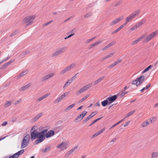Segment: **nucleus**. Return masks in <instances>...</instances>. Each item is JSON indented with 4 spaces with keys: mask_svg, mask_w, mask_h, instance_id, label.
<instances>
[{
    "mask_svg": "<svg viewBox=\"0 0 158 158\" xmlns=\"http://www.w3.org/2000/svg\"><path fill=\"white\" fill-rule=\"evenodd\" d=\"M98 45V44L97 42H96L92 44L90 46V48H93V47H94L95 46Z\"/></svg>",
    "mask_w": 158,
    "mask_h": 158,
    "instance_id": "obj_47",
    "label": "nucleus"
},
{
    "mask_svg": "<svg viewBox=\"0 0 158 158\" xmlns=\"http://www.w3.org/2000/svg\"><path fill=\"white\" fill-rule=\"evenodd\" d=\"M135 111V110H133L130 111L126 115L124 118H127L132 115Z\"/></svg>",
    "mask_w": 158,
    "mask_h": 158,
    "instance_id": "obj_27",
    "label": "nucleus"
},
{
    "mask_svg": "<svg viewBox=\"0 0 158 158\" xmlns=\"http://www.w3.org/2000/svg\"><path fill=\"white\" fill-rule=\"evenodd\" d=\"M78 148V146H76L73 147L69 151L66 153L65 155V157L67 158H68L69 156L73 153L76 149L77 148Z\"/></svg>",
    "mask_w": 158,
    "mask_h": 158,
    "instance_id": "obj_10",
    "label": "nucleus"
},
{
    "mask_svg": "<svg viewBox=\"0 0 158 158\" xmlns=\"http://www.w3.org/2000/svg\"><path fill=\"white\" fill-rule=\"evenodd\" d=\"M72 82V80H71L70 79L68 80L64 85L63 88L65 89L67 86L69 85Z\"/></svg>",
    "mask_w": 158,
    "mask_h": 158,
    "instance_id": "obj_24",
    "label": "nucleus"
},
{
    "mask_svg": "<svg viewBox=\"0 0 158 158\" xmlns=\"http://www.w3.org/2000/svg\"><path fill=\"white\" fill-rule=\"evenodd\" d=\"M18 157L19 156L17 153H16L14 154L12 156H9V157L10 158H18Z\"/></svg>",
    "mask_w": 158,
    "mask_h": 158,
    "instance_id": "obj_39",
    "label": "nucleus"
},
{
    "mask_svg": "<svg viewBox=\"0 0 158 158\" xmlns=\"http://www.w3.org/2000/svg\"><path fill=\"white\" fill-rule=\"evenodd\" d=\"M157 31H155L152 32L151 34L148 35L145 38H144L143 41V43H146L150 41L153 38L155 37L157 34Z\"/></svg>",
    "mask_w": 158,
    "mask_h": 158,
    "instance_id": "obj_6",
    "label": "nucleus"
},
{
    "mask_svg": "<svg viewBox=\"0 0 158 158\" xmlns=\"http://www.w3.org/2000/svg\"><path fill=\"white\" fill-rule=\"evenodd\" d=\"M13 62V61H10L5 64H6V66H8L9 64H11Z\"/></svg>",
    "mask_w": 158,
    "mask_h": 158,
    "instance_id": "obj_61",
    "label": "nucleus"
},
{
    "mask_svg": "<svg viewBox=\"0 0 158 158\" xmlns=\"http://www.w3.org/2000/svg\"><path fill=\"white\" fill-rule=\"evenodd\" d=\"M10 58V57H8L7 58H4L2 60V61H3V62L4 61H6L7 60L9 59Z\"/></svg>",
    "mask_w": 158,
    "mask_h": 158,
    "instance_id": "obj_59",
    "label": "nucleus"
},
{
    "mask_svg": "<svg viewBox=\"0 0 158 158\" xmlns=\"http://www.w3.org/2000/svg\"><path fill=\"white\" fill-rule=\"evenodd\" d=\"M28 72V71L27 70H25V71H23L17 77V79H19L21 77L26 75Z\"/></svg>",
    "mask_w": 158,
    "mask_h": 158,
    "instance_id": "obj_26",
    "label": "nucleus"
},
{
    "mask_svg": "<svg viewBox=\"0 0 158 158\" xmlns=\"http://www.w3.org/2000/svg\"><path fill=\"white\" fill-rule=\"evenodd\" d=\"M75 106V104H72L66 108L65 109L64 111L65 112H68L69 110L71 109L72 108H73Z\"/></svg>",
    "mask_w": 158,
    "mask_h": 158,
    "instance_id": "obj_25",
    "label": "nucleus"
},
{
    "mask_svg": "<svg viewBox=\"0 0 158 158\" xmlns=\"http://www.w3.org/2000/svg\"><path fill=\"white\" fill-rule=\"evenodd\" d=\"M123 19V16H122L116 19L113 20L110 23V25L112 26L114 24H116L118 22H119L120 21L122 20Z\"/></svg>",
    "mask_w": 158,
    "mask_h": 158,
    "instance_id": "obj_12",
    "label": "nucleus"
},
{
    "mask_svg": "<svg viewBox=\"0 0 158 158\" xmlns=\"http://www.w3.org/2000/svg\"><path fill=\"white\" fill-rule=\"evenodd\" d=\"M140 10H137L133 13H131L129 16L127 17L126 20L127 22H129L133 19L135 16H138L139 14Z\"/></svg>",
    "mask_w": 158,
    "mask_h": 158,
    "instance_id": "obj_3",
    "label": "nucleus"
},
{
    "mask_svg": "<svg viewBox=\"0 0 158 158\" xmlns=\"http://www.w3.org/2000/svg\"><path fill=\"white\" fill-rule=\"evenodd\" d=\"M88 97V96H86L84 97H83L80 100L79 102H82L84 100L86 99Z\"/></svg>",
    "mask_w": 158,
    "mask_h": 158,
    "instance_id": "obj_56",
    "label": "nucleus"
},
{
    "mask_svg": "<svg viewBox=\"0 0 158 158\" xmlns=\"http://www.w3.org/2000/svg\"><path fill=\"white\" fill-rule=\"evenodd\" d=\"M76 66V64L75 63H72L70 65L67 66L63 70L60 72V74H64L68 71H70L72 69L74 68Z\"/></svg>",
    "mask_w": 158,
    "mask_h": 158,
    "instance_id": "obj_7",
    "label": "nucleus"
},
{
    "mask_svg": "<svg viewBox=\"0 0 158 158\" xmlns=\"http://www.w3.org/2000/svg\"><path fill=\"white\" fill-rule=\"evenodd\" d=\"M96 113L95 112H93L90 114V115L91 116V117H92L96 114Z\"/></svg>",
    "mask_w": 158,
    "mask_h": 158,
    "instance_id": "obj_57",
    "label": "nucleus"
},
{
    "mask_svg": "<svg viewBox=\"0 0 158 158\" xmlns=\"http://www.w3.org/2000/svg\"><path fill=\"white\" fill-rule=\"evenodd\" d=\"M30 136L29 135H26L23 138L21 143V148H25L28 145L30 141Z\"/></svg>",
    "mask_w": 158,
    "mask_h": 158,
    "instance_id": "obj_2",
    "label": "nucleus"
},
{
    "mask_svg": "<svg viewBox=\"0 0 158 158\" xmlns=\"http://www.w3.org/2000/svg\"><path fill=\"white\" fill-rule=\"evenodd\" d=\"M146 34H143L142 35H141L140 37L139 38V40L141 41L142 39L144 38L146 36Z\"/></svg>",
    "mask_w": 158,
    "mask_h": 158,
    "instance_id": "obj_46",
    "label": "nucleus"
},
{
    "mask_svg": "<svg viewBox=\"0 0 158 158\" xmlns=\"http://www.w3.org/2000/svg\"><path fill=\"white\" fill-rule=\"evenodd\" d=\"M92 13L91 12H89L86 14L84 16L85 18H88L91 16Z\"/></svg>",
    "mask_w": 158,
    "mask_h": 158,
    "instance_id": "obj_37",
    "label": "nucleus"
},
{
    "mask_svg": "<svg viewBox=\"0 0 158 158\" xmlns=\"http://www.w3.org/2000/svg\"><path fill=\"white\" fill-rule=\"evenodd\" d=\"M65 51L64 48H61L52 54L51 56L52 57L56 56L64 52Z\"/></svg>",
    "mask_w": 158,
    "mask_h": 158,
    "instance_id": "obj_9",
    "label": "nucleus"
},
{
    "mask_svg": "<svg viewBox=\"0 0 158 158\" xmlns=\"http://www.w3.org/2000/svg\"><path fill=\"white\" fill-rule=\"evenodd\" d=\"M130 122V121H128L126 123L124 124V127H125L127 126V125H128L129 124Z\"/></svg>",
    "mask_w": 158,
    "mask_h": 158,
    "instance_id": "obj_63",
    "label": "nucleus"
},
{
    "mask_svg": "<svg viewBox=\"0 0 158 158\" xmlns=\"http://www.w3.org/2000/svg\"><path fill=\"white\" fill-rule=\"evenodd\" d=\"M123 120V119L122 120H121L120 121H119L117 123H116V124H114V125H113V126H112L111 127H110V128H112L116 126H117V125L118 124H119L120 123H121Z\"/></svg>",
    "mask_w": 158,
    "mask_h": 158,
    "instance_id": "obj_41",
    "label": "nucleus"
},
{
    "mask_svg": "<svg viewBox=\"0 0 158 158\" xmlns=\"http://www.w3.org/2000/svg\"><path fill=\"white\" fill-rule=\"evenodd\" d=\"M69 92H65V93H64L63 94H62L61 95L64 98L65 97L67 96L68 94H69Z\"/></svg>",
    "mask_w": 158,
    "mask_h": 158,
    "instance_id": "obj_50",
    "label": "nucleus"
},
{
    "mask_svg": "<svg viewBox=\"0 0 158 158\" xmlns=\"http://www.w3.org/2000/svg\"><path fill=\"white\" fill-rule=\"evenodd\" d=\"M43 99H44V98H43V97L42 96V97H40L38 98V99H37L36 100V102H39L42 101Z\"/></svg>",
    "mask_w": 158,
    "mask_h": 158,
    "instance_id": "obj_44",
    "label": "nucleus"
},
{
    "mask_svg": "<svg viewBox=\"0 0 158 158\" xmlns=\"http://www.w3.org/2000/svg\"><path fill=\"white\" fill-rule=\"evenodd\" d=\"M122 60L121 59H118L116 61L114 62L115 63L116 65L117 64H118L121 62H122Z\"/></svg>",
    "mask_w": 158,
    "mask_h": 158,
    "instance_id": "obj_45",
    "label": "nucleus"
},
{
    "mask_svg": "<svg viewBox=\"0 0 158 158\" xmlns=\"http://www.w3.org/2000/svg\"><path fill=\"white\" fill-rule=\"evenodd\" d=\"M139 41H140V40H139V38H138V39H137L136 40H135L133 41L132 42L131 44L132 45H135L136 44H137L139 42Z\"/></svg>",
    "mask_w": 158,
    "mask_h": 158,
    "instance_id": "obj_31",
    "label": "nucleus"
},
{
    "mask_svg": "<svg viewBox=\"0 0 158 158\" xmlns=\"http://www.w3.org/2000/svg\"><path fill=\"white\" fill-rule=\"evenodd\" d=\"M50 149V147H46L44 150L43 149L42 152H46L48 151Z\"/></svg>",
    "mask_w": 158,
    "mask_h": 158,
    "instance_id": "obj_33",
    "label": "nucleus"
},
{
    "mask_svg": "<svg viewBox=\"0 0 158 158\" xmlns=\"http://www.w3.org/2000/svg\"><path fill=\"white\" fill-rule=\"evenodd\" d=\"M157 119V117H151L150 119V120L151 121V123H152L153 122H156Z\"/></svg>",
    "mask_w": 158,
    "mask_h": 158,
    "instance_id": "obj_30",
    "label": "nucleus"
},
{
    "mask_svg": "<svg viewBox=\"0 0 158 158\" xmlns=\"http://www.w3.org/2000/svg\"><path fill=\"white\" fill-rule=\"evenodd\" d=\"M91 116L89 115L88 116V117L85 119L83 120V123H85L86 122H87L88 120H89V119H90L91 118Z\"/></svg>",
    "mask_w": 158,
    "mask_h": 158,
    "instance_id": "obj_34",
    "label": "nucleus"
},
{
    "mask_svg": "<svg viewBox=\"0 0 158 158\" xmlns=\"http://www.w3.org/2000/svg\"><path fill=\"white\" fill-rule=\"evenodd\" d=\"M128 93V92L127 91L122 89L117 94V96H118V97L121 98Z\"/></svg>",
    "mask_w": 158,
    "mask_h": 158,
    "instance_id": "obj_15",
    "label": "nucleus"
},
{
    "mask_svg": "<svg viewBox=\"0 0 158 158\" xmlns=\"http://www.w3.org/2000/svg\"><path fill=\"white\" fill-rule=\"evenodd\" d=\"M94 106L99 107L100 106V104L99 102H97L95 104Z\"/></svg>",
    "mask_w": 158,
    "mask_h": 158,
    "instance_id": "obj_64",
    "label": "nucleus"
},
{
    "mask_svg": "<svg viewBox=\"0 0 158 158\" xmlns=\"http://www.w3.org/2000/svg\"><path fill=\"white\" fill-rule=\"evenodd\" d=\"M30 51L29 50H26L23 53V55H27L30 53Z\"/></svg>",
    "mask_w": 158,
    "mask_h": 158,
    "instance_id": "obj_51",
    "label": "nucleus"
},
{
    "mask_svg": "<svg viewBox=\"0 0 158 158\" xmlns=\"http://www.w3.org/2000/svg\"><path fill=\"white\" fill-rule=\"evenodd\" d=\"M87 113V112L86 111H84L82 112L81 114L78 115L77 118L75 119V122H77V120H78L79 121H80L84 117L85 115Z\"/></svg>",
    "mask_w": 158,
    "mask_h": 158,
    "instance_id": "obj_11",
    "label": "nucleus"
},
{
    "mask_svg": "<svg viewBox=\"0 0 158 158\" xmlns=\"http://www.w3.org/2000/svg\"><path fill=\"white\" fill-rule=\"evenodd\" d=\"M152 67V65H149L148 67L146 68L143 71H142V73H143L145 72L148 71L149 69Z\"/></svg>",
    "mask_w": 158,
    "mask_h": 158,
    "instance_id": "obj_36",
    "label": "nucleus"
},
{
    "mask_svg": "<svg viewBox=\"0 0 158 158\" xmlns=\"http://www.w3.org/2000/svg\"><path fill=\"white\" fill-rule=\"evenodd\" d=\"M100 82V81H99L98 79L97 80L95 81L94 82V85H97L98 83Z\"/></svg>",
    "mask_w": 158,
    "mask_h": 158,
    "instance_id": "obj_53",
    "label": "nucleus"
},
{
    "mask_svg": "<svg viewBox=\"0 0 158 158\" xmlns=\"http://www.w3.org/2000/svg\"><path fill=\"white\" fill-rule=\"evenodd\" d=\"M69 144V143L68 141H64L58 144L56 146V148L60 149L61 151H63L66 150Z\"/></svg>",
    "mask_w": 158,
    "mask_h": 158,
    "instance_id": "obj_5",
    "label": "nucleus"
},
{
    "mask_svg": "<svg viewBox=\"0 0 158 158\" xmlns=\"http://www.w3.org/2000/svg\"><path fill=\"white\" fill-rule=\"evenodd\" d=\"M50 95V93H48L46 94H44L43 96H42L43 98H44V99L46 98L48 96Z\"/></svg>",
    "mask_w": 158,
    "mask_h": 158,
    "instance_id": "obj_54",
    "label": "nucleus"
},
{
    "mask_svg": "<svg viewBox=\"0 0 158 158\" xmlns=\"http://www.w3.org/2000/svg\"><path fill=\"white\" fill-rule=\"evenodd\" d=\"M151 158H156L158 157V152H154L151 153Z\"/></svg>",
    "mask_w": 158,
    "mask_h": 158,
    "instance_id": "obj_23",
    "label": "nucleus"
},
{
    "mask_svg": "<svg viewBox=\"0 0 158 158\" xmlns=\"http://www.w3.org/2000/svg\"><path fill=\"white\" fill-rule=\"evenodd\" d=\"M96 38V37H93V38H91L90 39H89L87 40H86V43H88L89 42H90L92 41L93 40L95 39Z\"/></svg>",
    "mask_w": 158,
    "mask_h": 158,
    "instance_id": "obj_48",
    "label": "nucleus"
},
{
    "mask_svg": "<svg viewBox=\"0 0 158 158\" xmlns=\"http://www.w3.org/2000/svg\"><path fill=\"white\" fill-rule=\"evenodd\" d=\"M122 28V26H120L115 31H114L113 32V34L116 33L117 32L119 31Z\"/></svg>",
    "mask_w": 158,
    "mask_h": 158,
    "instance_id": "obj_42",
    "label": "nucleus"
},
{
    "mask_svg": "<svg viewBox=\"0 0 158 158\" xmlns=\"http://www.w3.org/2000/svg\"><path fill=\"white\" fill-rule=\"evenodd\" d=\"M35 18V15L27 16L23 19V23L26 24L27 25H30L33 23Z\"/></svg>",
    "mask_w": 158,
    "mask_h": 158,
    "instance_id": "obj_4",
    "label": "nucleus"
},
{
    "mask_svg": "<svg viewBox=\"0 0 158 158\" xmlns=\"http://www.w3.org/2000/svg\"><path fill=\"white\" fill-rule=\"evenodd\" d=\"M108 100L106 99V100L102 101L101 102L102 105L104 107L106 106L108 103Z\"/></svg>",
    "mask_w": 158,
    "mask_h": 158,
    "instance_id": "obj_29",
    "label": "nucleus"
},
{
    "mask_svg": "<svg viewBox=\"0 0 158 158\" xmlns=\"http://www.w3.org/2000/svg\"><path fill=\"white\" fill-rule=\"evenodd\" d=\"M55 74L54 73H51L42 78V81H44L52 77Z\"/></svg>",
    "mask_w": 158,
    "mask_h": 158,
    "instance_id": "obj_13",
    "label": "nucleus"
},
{
    "mask_svg": "<svg viewBox=\"0 0 158 158\" xmlns=\"http://www.w3.org/2000/svg\"><path fill=\"white\" fill-rule=\"evenodd\" d=\"M64 98L61 95L54 101V103L56 104L58 103Z\"/></svg>",
    "mask_w": 158,
    "mask_h": 158,
    "instance_id": "obj_20",
    "label": "nucleus"
},
{
    "mask_svg": "<svg viewBox=\"0 0 158 158\" xmlns=\"http://www.w3.org/2000/svg\"><path fill=\"white\" fill-rule=\"evenodd\" d=\"M11 102L10 101L7 102L5 105L4 107L5 108H6L9 106L11 104Z\"/></svg>",
    "mask_w": 158,
    "mask_h": 158,
    "instance_id": "obj_32",
    "label": "nucleus"
},
{
    "mask_svg": "<svg viewBox=\"0 0 158 158\" xmlns=\"http://www.w3.org/2000/svg\"><path fill=\"white\" fill-rule=\"evenodd\" d=\"M115 54V53L113 52L111 53H110L109 55L106 56L107 58H108L110 57H112Z\"/></svg>",
    "mask_w": 158,
    "mask_h": 158,
    "instance_id": "obj_49",
    "label": "nucleus"
},
{
    "mask_svg": "<svg viewBox=\"0 0 158 158\" xmlns=\"http://www.w3.org/2000/svg\"><path fill=\"white\" fill-rule=\"evenodd\" d=\"M108 47L106 45V46L104 47L102 49V51H104L105 50H106L107 49H108Z\"/></svg>",
    "mask_w": 158,
    "mask_h": 158,
    "instance_id": "obj_60",
    "label": "nucleus"
},
{
    "mask_svg": "<svg viewBox=\"0 0 158 158\" xmlns=\"http://www.w3.org/2000/svg\"><path fill=\"white\" fill-rule=\"evenodd\" d=\"M145 22V19L141 20L137 24H136L138 27H139L143 25Z\"/></svg>",
    "mask_w": 158,
    "mask_h": 158,
    "instance_id": "obj_28",
    "label": "nucleus"
},
{
    "mask_svg": "<svg viewBox=\"0 0 158 158\" xmlns=\"http://www.w3.org/2000/svg\"><path fill=\"white\" fill-rule=\"evenodd\" d=\"M43 113L42 112L40 113L36 116L34 117L32 119V122H34L36 121L37 120L43 115Z\"/></svg>",
    "mask_w": 158,
    "mask_h": 158,
    "instance_id": "obj_17",
    "label": "nucleus"
},
{
    "mask_svg": "<svg viewBox=\"0 0 158 158\" xmlns=\"http://www.w3.org/2000/svg\"><path fill=\"white\" fill-rule=\"evenodd\" d=\"M74 30V29H72V30H71L69 32H67V35H68L70 33H71V34H72L73 33H74V32H73Z\"/></svg>",
    "mask_w": 158,
    "mask_h": 158,
    "instance_id": "obj_58",
    "label": "nucleus"
},
{
    "mask_svg": "<svg viewBox=\"0 0 158 158\" xmlns=\"http://www.w3.org/2000/svg\"><path fill=\"white\" fill-rule=\"evenodd\" d=\"M31 86V85L29 83L24 86L21 87L20 89L19 90L20 91H24L26 90L27 88Z\"/></svg>",
    "mask_w": 158,
    "mask_h": 158,
    "instance_id": "obj_21",
    "label": "nucleus"
},
{
    "mask_svg": "<svg viewBox=\"0 0 158 158\" xmlns=\"http://www.w3.org/2000/svg\"><path fill=\"white\" fill-rule=\"evenodd\" d=\"M117 97H118L117 94V95H114L111 97H108L107 98V99L110 102L109 103V104H110L112 102L114 101L117 98Z\"/></svg>",
    "mask_w": 158,
    "mask_h": 158,
    "instance_id": "obj_14",
    "label": "nucleus"
},
{
    "mask_svg": "<svg viewBox=\"0 0 158 158\" xmlns=\"http://www.w3.org/2000/svg\"><path fill=\"white\" fill-rule=\"evenodd\" d=\"M149 123L148 120H146L143 122L141 124V127H144L149 125Z\"/></svg>",
    "mask_w": 158,
    "mask_h": 158,
    "instance_id": "obj_22",
    "label": "nucleus"
},
{
    "mask_svg": "<svg viewBox=\"0 0 158 158\" xmlns=\"http://www.w3.org/2000/svg\"><path fill=\"white\" fill-rule=\"evenodd\" d=\"M24 152V149H21V150L18 151L17 152V154L19 156L20 155L22 154Z\"/></svg>",
    "mask_w": 158,
    "mask_h": 158,
    "instance_id": "obj_40",
    "label": "nucleus"
},
{
    "mask_svg": "<svg viewBox=\"0 0 158 158\" xmlns=\"http://www.w3.org/2000/svg\"><path fill=\"white\" fill-rule=\"evenodd\" d=\"M105 130V128H104L102 129L100 131H99L96 132L95 134H94V135H93L91 138V139H93L94 137L97 136L101 134Z\"/></svg>",
    "mask_w": 158,
    "mask_h": 158,
    "instance_id": "obj_16",
    "label": "nucleus"
},
{
    "mask_svg": "<svg viewBox=\"0 0 158 158\" xmlns=\"http://www.w3.org/2000/svg\"><path fill=\"white\" fill-rule=\"evenodd\" d=\"M74 34H75L74 33H73L72 34H71L70 35H69L68 36L65 37L64 38V39L65 40H67V39H68V38H70V37H71L73 35H74Z\"/></svg>",
    "mask_w": 158,
    "mask_h": 158,
    "instance_id": "obj_52",
    "label": "nucleus"
},
{
    "mask_svg": "<svg viewBox=\"0 0 158 158\" xmlns=\"http://www.w3.org/2000/svg\"><path fill=\"white\" fill-rule=\"evenodd\" d=\"M144 79V76H141L137 79L133 81L132 84L136 85L137 86H138L143 82Z\"/></svg>",
    "mask_w": 158,
    "mask_h": 158,
    "instance_id": "obj_8",
    "label": "nucleus"
},
{
    "mask_svg": "<svg viewBox=\"0 0 158 158\" xmlns=\"http://www.w3.org/2000/svg\"><path fill=\"white\" fill-rule=\"evenodd\" d=\"M48 131V129L43 130L39 132L37 131V127L36 126L33 127L30 131L31 138L33 140L38 138L35 142V144H37L43 141L45 138V135Z\"/></svg>",
    "mask_w": 158,
    "mask_h": 158,
    "instance_id": "obj_1",
    "label": "nucleus"
},
{
    "mask_svg": "<svg viewBox=\"0 0 158 158\" xmlns=\"http://www.w3.org/2000/svg\"><path fill=\"white\" fill-rule=\"evenodd\" d=\"M105 77L104 76H102L101 77L99 78H98V79L99 80L100 82L101 81H102L103 80V79Z\"/></svg>",
    "mask_w": 158,
    "mask_h": 158,
    "instance_id": "obj_62",
    "label": "nucleus"
},
{
    "mask_svg": "<svg viewBox=\"0 0 158 158\" xmlns=\"http://www.w3.org/2000/svg\"><path fill=\"white\" fill-rule=\"evenodd\" d=\"M92 85V83H89L85 85L84 86V88L86 90L88 89L89 87H91Z\"/></svg>",
    "mask_w": 158,
    "mask_h": 158,
    "instance_id": "obj_35",
    "label": "nucleus"
},
{
    "mask_svg": "<svg viewBox=\"0 0 158 158\" xmlns=\"http://www.w3.org/2000/svg\"><path fill=\"white\" fill-rule=\"evenodd\" d=\"M54 135V131L52 130L48 131L46 134L45 136L46 138H48L51 137Z\"/></svg>",
    "mask_w": 158,
    "mask_h": 158,
    "instance_id": "obj_18",
    "label": "nucleus"
},
{
    "mask_svg": "<svg viewBox=\"0 0 158 158\" xmlns=\"http://www.w3.org/2000/svg\"><path fill=\"white\" fill-rule=\"evenodd\" d=\"M116 65V64L114 62L113 64H112L108 66V68L109 69H110L112 68L113 67H114V66H115Z\"/></svg>",
    "mask_w": 158,
    "mask_h": 158,
    "instance_id": "obj_43",
    "label": "nucleus"
},
{
    "mask_svg": "<svg viewBox=\"0 0 158 158\" xmlns=\"http://www.w3.org/2000/svg\"><path fill=\"white\" fill-rule=\"evenodd\" d=\"M52 20H51L49 22H47L45 23H44L43 25V26L44 27L45 26H47L51 22H52Z\"/></svg>",
    "mask_w": 158,
    "mask_h": 158,
    "instance_id": "obj_55",
    "label": "nucleus"
},
{
    "mask_svg": "<svg viewBox=\"0 0 158 158\" xmlns=\"http://www.w3.org/2000/svg\"><path fill=\"white\" fill-rule=\"evenodd\" d=\"M86 90L84 86L81 88L79 90H78L76 93V94L78 95L84 92Z\"/></svg>",
    "mask_w": 158,
    "mask_h": 158,
    "instance_id": "obj_19",
    "label": "nucleus"
},
{
    "mask_svg": "<svg viewBox=\"0 0 158 158\" xmlns=\"http://www.w3.org/2000/svg\"><path fill=\"white\" fill-rule=\"evenodd\" d=\"M137 28H138L136 25L132 27L131 28H130V31H133L136 29Z\"/></svg>",
    "mask_w": 158,
    "mask_h": 158,
    "instance_id": "obj_38",
    "label": "nucleus"
}]
</instances>
